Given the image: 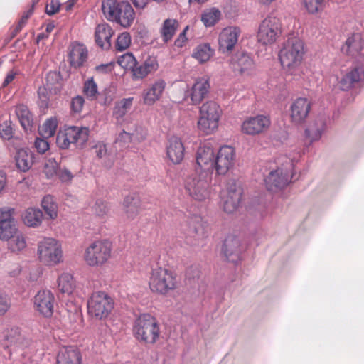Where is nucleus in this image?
I'll use <instances>...</instances> for the list:
<instances>
[{
    "label": "nucleus",
    "mask_w": 364,
    "mask_h": 364,
    "mask_svg": "<svg viewBox=\"0 0 364 364\" xmlns=\"http://www.w3.org/2000/svg\"><path fill=\"white\" fill-rule=\"evenodd\" d=\"M10 307V299L6 294L0 293V316L4 315Z\"/></svg>",
    "instance_id": "nucleus-57"
},
{
    "label": "nucleus",
    "mask_w": 364,
    "mask_h": 364,
    "mask_svg": "<svg viewBox=\"0 0 364 364\" xmlns=\"http://www.w3.org/2000/svg\"><path fill=\"white\" fill-rule=\"evenodd\" d=\"M185 148L180 138L172 136L168 140V144L166 147V154L168 158L174 164H178L184 157Z\"/></svg>",
    "instance_id": "nucleus-29"
},
{
    "label": "nucleus",
    "mask_w": 364,
    "mask_h": 364,
    "mask_svg": "<svg viewBox=\"0 0 364 364\" xmlns=\"http://www.w3.org/2000/svg\"><path fill=\"white\" fill-rule=\"evenodd\" d=\"M58 168V164L55 161L54 159H49L48 162L46 164L43 172L45 173L48 178H51L54 176H57Z\"/></svg>",
    "instance_id": "nucleus-52"
},
{
    "label": "nucleus",
    "mask_w": 364,
    "mask_h": 364,
    "mask_svg": "<svg viewBox=\"0 0 364 364\" xmlns=\"http://www.w3.org/2000/svg\"><path fill=\"white\" fill-rule=\"evenodd\" d=\"M60 3L59 0H50V4H47L46 8V13L48 16H53L58 11L60 8Z\"/></svg>",
    "instance_id": "nucleus-58"
},
{
    "label": "nucleus",
    "mask_w": 364,
    "mask_h": 364,
    "mask_svg": "<svg viewBox=\"0 0 364 364\" xmlns=\"http://www.w3.org/2000/svg\"><path fill=\"white\" fill-rule=\"evenodd\" d=\"M132 134L125 131H122L121 133H119L115 141L117 144H119L122 147H124L127 144L132 141Z\"/></svg>",
    "instance_id": "nucleus-59"
},
{
    "label": "nucleus",
    "mask_w": 364,
    "mask_h": 364,
    "mask_svg": "<svg viewBox=\"0 0 364 364\" xmlns=\"http://www.w3.org/2000/svg\"><path fill=\"white\" fill-rule=\"evenodd\" d=\"M362 50L361 39L358 35L355 34L346 39L345 45L341 48L342 52L351 56L361 55Z\"/></svg>",
    "instance_id": "nucleus-37"
},
{
    "label": "nucleus",
    "mask_w": 364,
    "mask_h": 364,
    "mask_svg": "<svg viewBox=\"0 0 364 364\" xmlns=\"http://www.w3.org/2000/svg\"><path fill=\"white\" fill-rule=\"evenodd\" d=\"M93 210L98 216L102 217L109 211V207L105 201L99 199L96 200Z\"/></svg>",
    "instance_id": "nucleus-55"
},
{
    "label": "nucleus",
    "mask_w": 364,
    "mask_h": 364,
    "mask_svg": "<svg viewBox=\"0 0 364 364\" xmlns=\"http://www.w3.org/2000/svg\"><path fill=\"white\" fill-rule=\"evenodd\" d=\"M362 83H364V65L357 66L343 75L340 81V87L342 90H348Z\"/></svg>",
    "instance_id": "nucleus-27"
},
{
    "label": "nucleus",
    "mask_w": 364,
    "mask_h": 364,
    "mask_svg": "<svg viewBox=\"0 0 364 364\" xmlns=\"http://www.w3.org/2000/svg\"><path fill=\"white\" fill-rule=\"evenodd\" d=\"M235 156V149L230 146H223L215 156L213 169L218 175H225L232 167Z\"/></svg>",
    "instance_id": "nucleus-13"
},
{
    "label": "nucleus",
    "mask_w": 364,
    "mask_h": 364,
    "mask_svg": "<svg viewBox=\"0 0 364 364\" xmlns=\"http://www.w3.org/2000/svg\"><path fill=\"white\" fill-rule=\"evenodd\" d=\"M149 284L151 291L166 295L176 288L177 279L171 270L157 266L152 269Z\"/></svg>",
    "instance_id": "nucleus-5"
},
{
    "label": "nucleus",
    "mask_w": 364,
    "mask_h": 364,
    "mask_svg": "<svg viewBox=\"0 0 364 364\" xmlns=\"http://www.w3.org/2000/svg\"><path fill=\"white\" fill-rule=\"evenodd\" d=\"M303 2L307 11L315 14L323 10L325 0H303Z\"/></svg>",
    "instance_id": "nucleus-48"
},
{
    "label": "nucleus",
    "mask_w": 364,
    "mask_h": 364,
    "mask_svg": "<svg viewBox=\"0 0 364 364\" xmlns=\"http://www.w3.org/2000/svg\"><path fill=\"white\" fill-rule=\"evenodd\" d=\"M178 26V21L176 19L167 18L164 21L160 29V34L164 43H168L173 38Z\"/></svg>",
    "instance_id": "nucleus-38"
},
{
    "label": "nucleus",
    "mask_w": 364,
    "mask_h": 364,
    "mask_svg": "<svg viewBox=\"0 0 364 364\" xmlns=\"http://www.w3.org/2000/svg\"><path fill=\"white\" fill-rule=\"evenodd\" d=\"M124 205L128 218H134L139 213V198L136 194H130L125 197Z\"/></svg>",
    "instance_id": "nucleus-41"
},
{
    "label": "nucleus",
    "mask_w": 364,
    "mask_h": 364,
    "mask_svg": "<svg viewBox=\"0 0 364 364\" xmlns=\"http://www.w3.org/2000/svg\"><path fill=\"white\" fill-rule=\"evenodd\" d=\"M18 119L26 132H31L33 128V116L27 106L19 105L15 109Z\"/></svg>",
    "instance_id": "nucleus-35"
},
{
    "label": "nucleus",
    "mask_w": 364,
    "mask_h": 364,
    "mask_svg": "<svg viewBox=\"0 0 364 364\" xmlns=\"http://www.w3.org/2000/svg\"><path fill=\"white\" fill-rule=\"evenodd\" d=\"M102 11L105 17L124 28H129L135 19V11L127 1L102 0Z\"/></svg>",
    "instance_id": "nucleus-1"
},
{
    "label": "nucleus",
    "mask_w": 364,
    "mask_h": 364,
    "mask_svg": "<svg viewBox=\"0 0 364 364\" xmlns=\"http://www.w3.org/2000/svg\"><path fill=\"white\" fill-rule=\"evenodd\" d=\"M93 149L95 150L96 156L99 159H102L104 156L107 155V148L106 145L102 143H98L95 146H93Z\"/></svg>",
    "instance_id": "nucleus-63"
},
{
    "label": "nucleus",
    "mask_w": 364,
    "mask_h": 364,
    "mask_svg": "<svg viewBox=\"0 0 364 364\" xmlns=\"http://www.w3.org/2000/svg\"><path fill=\"white\" fill-rule=\"evenodd\" d=\"M14 159L17 168L21 172H26L33 164V154L28 149L16 148Z\"/></svg>",
    "instance_id": "nucleus-34"
},
{
    "label": "nucleus",
    "mask_w": 364,
    "mask_h": 364,
    "mask_svg": "<svg viewBox=\"0 0 364 364\" xmlns=\"http://www.w3.org/2000/svg\"><path fill=\"white\" fill-rule=\"evenodd\" d=\"M210 90L208 79L199 78L193 85L190 97L193 105H198L208 95Z\"/></svg>",
    "instance_id": "nucleus-30"
},
{
    "label": "nucleus",
    "mask_w": 364,
    "mask_h": 364,
    "mask_svg": "<svg viewBox=\"0 0 364 364\" xmlns=\"http://www.w3.org/2000/svg\"><path fill=\"white\" fill-rule=\"evenodd\" d=\"M38 105L41 109L45 110L48 108L50 98L49 92L45 87H40L38 90Z\"/></svg>",
    "instance_id": "nucleus-49"
},
{
    "label": "nucleus",
    "mask_w": 364,
    "mask_h": 364,
    "mask_svg": "<svg viewBox=\"0 0 364 364\" xmlns=\"http://www.w3.org/2000/svg\"><path fill=\"white\" fill-rule=\"evenodd\" d=\"M113 308V300L103 291L92 293L87 301L88 313L99 319L106 318Z\"/></svg>",
    "instance_id": "nucleus-9"
},
{
    "label": "nucleus",
    "mask_w": 364,
    "mask_h": 364,
    "mask_svg": "<svg viewBox=\"0 0 364 364\" xmlns=\"http://www.w3.org/2000/svg\"><path fill=\"white\" fill-rule=\"evenodd\" d=\"M221 109L214 101H208L200 107L198 129L206 134H211L218 127Z\"/></svg>",
    "instance_id": "nucleus-7"
},
{
    "label": "nucleus",
    "mask_w": 364,
    "mask_h": 364,
    "mask_svg": "<svg viewBox=\"0 0 364 364\" xmlns=\"http://www.w3.org/2000/svg\"><path fill=\"white\" fill-rule=\"evenodd\" d=\"M13 208H3L0 213V240L8 239L18 232L13 218Z\"/></svg>",
    "instance_id": "nucleus-19"
},
{
    "label": "nucleus",
    "mask_w": 364,
    "mask_h": 364,
    "mask_svg": "<svg viewBox=\"0 0 364 364\" xmlns=\"http://www.w3.org/2000/svg\"><path fill=\"white\" fill-rule=\"evenodd\" d=\"M206 237L207 232L201 218L198 216L191 218L188 224L186 242L191 245H196L200 240Z\"/></svg>",
    "instance_id": "nucleus-23"
},
{
    "label": "nucleus",
    "mask_w": 364,
    "mask_h": 364,
    "mask_svg": "<svg viewBox=\"0 0 364 364\" xmlns=\"http://www.w3.org/2000/svg\"><path fill=\"white\" fill-rule=\"evenodd\" d=\"M220 11L215 7H213L203 12L201 21L205 27H211L220 20Z\"/></svg>",
    "instance_id": "nucleus-44"
},
{
    "label": "nucleus",
    "mask_w": 364,
    "mask_h": 364,
    "mask_svg": "<svg viewBox=\"0 0 364 364\" xmlns=\"http://www.w3.org/2000/svg\"><path fill=\"white\" fill-rule=\"evenodd\" d=\"M83 93L89 100H94L98 94L97 85L93 77L86 80L83 85Z\"/></svg>",
    "instance_id": "nucleus-47"
},
{
    "label": "nucleus",
    "mask_w": 364,
    "mask_h": 364,
    "mask_svg": "<svg viewBox=\"0 0 364 364\" xmlns=\"http://www.w3.org/2000/svg\"><path fill=\"white\" fill-rule=\"evenodd\" d=\"M55 302L54 294L48 289L38 291L33 299L36 310L46 318H50L53 314Z\"/></svg>",
    "instance_id": "nucleus-15"
},
{
    "label": "nucleus",
    "mask_w": 364,
    "mask_h": 364,
    "mask_svg": "<svg viewBox=\"0 0 364 364\" xmlns=\"http://www.w3.org/2000/svg\"><path fill=\"white\" fill-rule=\"evenodd\" d=\"M89 134L87 127L70 126L58 132L56 144L60 149H68L72 144L82 149L88 141Z\"/></svg>",
    "instance_id": "nucleus-4"
},
{
    "label": "nucleus",
    "mask_w": 364,
    "mask_h": 364,
    "mask_svg": "<svg viewBox=\"0 0 364 364\" xmlns=\"http://www.w3.org/2000/svg\"><path fill=\"white\" fill-rule=\"evenodd\" d=\"M269 116L257 114L247 117L242 124V132L249 135H256L265 132L270 126Z\"/></svg>",
    "instance_id": "nucleus-18"
},
{
    "label": "nucleus",
    "mask_w": 364,
    "mask_h": 364,
    "mask_svg": "<svg viewBox=\"0 0 364 364\" xmlns=\"http://www.w3.org/2000/svg\"><path fill=\"white\" fill-rule=\"evenodd\" d=\"M37 151L40 154H44L49 149V143L46 138L37 137L34 143Z\"/></svg>",
    "instance_id": "nucleus-56"
},
{
    "label": "nucleus",
    "mask_w": 364,
    "mask_h": 364,
    "mask_svg": "<svg viewBox=\"0 0 364 364\" xmlns=\"http://www.w3.org/2000/svg\"><path fill=\"white\" fill-rule=\"evenodd\" d=\"M292 176L287 168H278L272 171L264 179L268 191L276 192L285 188L291 181Z\"/></svg>",
    "instance_id": "nucleus-17"
},
{
    "label": "nucleus",
    "mask_w": 364,
    "mask_h": 364,
    "mask_svg": "<svg viewBox=\"0 0 364 364\" xmlns=\"http://www.w3.org/2000/svg\"><path fill=\"white\" fill-rule=\"evenodd\" d=\"M43 219V213L38 208H28L23 216L24 224L28 227H37L41 225Z\"/></svg>",
    "instance_id": "nucleus-39"
},
{
    "label": "nucleus",
    "mask_w": 364,
    "mask_h": 364,
    "mask_svg": "<svg viewBox=\"0 0 364 364\" xmlns=\"http://www.w3.org/2000/svg\"><path fill=\"white\" fill-rule=\"evenodd\" d=\"M57 176L59 179L65 183L70 181L73 178V174L67 168L61 169L60 167L58 171Z\"/></svg>",
    "instance_id": "nucleus-60"
},
{
    "label": "nucleus",
    "mask_w": 364,
    "mask_h": 364,
    "mask_svg": "<svg viewBox=\"0 0 364 364\" xmlns=\"http://www.w3.org/2000/svg\"><path fill=\"white\" fill-rule=\"evenodd\" d=\"M38 254L40 260L46 265H53L60 262L61 245L53 238H44L38 243Z\"/></svg>",
    "instance_id": "nucleus-11"
},
{
    "label": "nucleus",
    "mask_w": 364,
    "mask_h": 364,
    "mask_svg": "<svg viewBox=\"0 0 364 364\" xmlns=\"http://www.w3.org/2000/svg\"><path fill=\"white\" fill-rule=\"evenodd\" d=\"M158 68L159 63L156 57L149 55L146 59L137 61L132 72L134 79L141 80L149 74L154 73Z\"/></svg>",
    "instance_id": "nucleus-24"
},
{
    "label": "nucleus",
    "mask_w": 364,
    "mask_h": 364,
    "mask_svg": "<svg viewBox=\"0 0 364 364\" xmlns=\"http://www.w3.org/2000/svg\"><path fill=\"white\" fill-rule=\"evenodd\" d=\"M24 337L21 333L18 327H11L6 329L3 332V338L1 340V347L7 350V353L11 357L12 352L18 349H21L25 346Z\"/></svg>",
    "instance_id": "nucleus-14"
},
{
    "label": "nucleus",
    "mask_w": 364,
    "mask_h": 364,
    "mask_svg": "<svg viewBox=\"0 0 364 364\" xmlns=\"http://www.w3.org/2000/svg\"><path fill=\"white\" fill-rule=\"evenodd\" d=\"M112 250V246L109 241H95L85 250V261L90 267L102 266L111 257Z\"/></svg>",
    "instance_id": "nucleus-8"
},
{
    "label": "nucleus",
    "mask_w": 364,
    "mask_h": 364,
    "mask_svg": "<svg viewBox=\"0 0 364 364\" xmlns=\"http://www.w3.org/2000/svg\"><path fill=\"white\" fill-rule=\"evenodd\" d=\"M57 127V119L55 117H50L47 119L41 127H39L38 132L42 137L48 139L54 136Z\"/></svg>",
    "instance_id": "nucleus-45"
},
{
    "label": "nucleus",
    "mask_w": 364,
    "mask_h": 364,
    "mask_svg": "<svg viewBox=\"0 0 364 364\" xmlns=\"http://www.w3.org/2000/svg\"><path fill=\"white\" fill-rule=\"evenodd\" d=\"M211 181L212 175L209 171L199 172L196 168V174L188 178L185 188L192 198L202 201L209 196V187Z\"/></svg>",
    "instance_id": "nucleus-6"
},
{
    "label": "nucleus",
    "mask_w": 364,
    "mask_h": 364,
    "mask_svg": "<svg viewBox=\"0 0 364 364\" xmlns=\"http://www.w3.org/2000/svg\"><path fill=\"white\" fill-rule=\"evenodd\" d=\"M326 127V119L324 115H318L305 129V136L310 139V142L321 139Z\"/></svg>",
    "instance_id": "nucleus-31"
},
{
    "label": "nucleus",
    "mask_w": 364,
    "mask_h": 364,
    "mask_svg": "<svg viewBox=\"0 0 364 364\" xmlns=\"http://www.w3.org/2000/svg\"><path fill=\"white\" fill-rule=\"evenodd\" d=\"M131 43V36L128 32H123L117 38L116 48L119 51L126 50Z\"/></svg>",
    "instance_id": "nucleus-50"
},
{
    "label": "nucleus",
    "mask_w": 364,
    "mask_h": 364,
    "mask_svg": "<svg viewBox=\"0 0 364 364\" xmlns=\"http://www.w3.org/2000/svg\"><path fill=\"white\" fill-rule=\"evenodd\" d=\"M282 34V24L279 18L269 16L260 23L257 32L258 41L263 45L274 43Z\"/></svg>",
    "instance_id": "nucleus-10"
},
{
    "label": "nucleus",
    "mask_w": 364,
    "mask_h": 364,
    "mask_svg": "<svg viewBox=\"0 0 364 364\" xmlns=\"http://www.w3.org/2000/svg\"><path fill=\"white\" fill-rule=\"evenodd\" d=\"M85 104V99L81 95L74 97L70 102V107L73 112L80 113Z\"/></svg>",
    "instance_id": "nucleus-54"
},
{
    "label": "nucleus",
    "mask_w": 364,
    "mask_h": 364,
    "mask_svg": "<svg viewBox=\"0 0 364 364\" xmlns=\"http://www.w3.org/2000/svg\"><path fill=\"white\" fill-rule=\"evenodd\" d=\"M58 284L59 291L68 295L73 293L75 287L73 277L69 273H63L58 277Z\"/></svg>",
    "instance_id": "nucleus-42"
},
{
    "label": "nucleus",
    "mask_w": 364,
    "mask_h": 364,
    "mask_svg": "<svg viewBox=\"0 0 364 364\" xmlns=\"http://www.w3.org/2000/svg\"><path fill=\"white\" fill-rule=\"evenodd\" d=\"M133 333L139 341L154 344L159 338L160 328L154 316L143 314L135 320Z\"/></svg>",
    "instance_id": "nucleus-3"
},
{
    "label": "nucleus",
    "mask_w": 364,
    "mask_h": 364,
    "mask_svg": "<svg viewBox=\"0 0 364 364\" xmlns=\"http://www.w3.org/2000/svg\"><path fill=\"white\" fill-rule=\"evenodd\" d=\"M166 87V82L162 79H159L143 93V102L146 105H152L159 100Z\"/></svg>",
    "instance_id": "nucleus-33"
},
{
    "label": "nucleus",
    "mask_w": 364,
    "mask_h": 364,
    "mask_svg": "<svg viewBox=\"0 0 364 364\" xmlns=\"http://www.w3.org/2000/svg\"><path fill=\"white\" fill-rule=\"evenodd\" d=\"M188 30V26H186L183 31L178 35V38L174 41V46L178 48H182L188 38L186 37V32Z\"/></svg>",
    "instance_id": "nucleus-61"
},
{
    "label": "nucleus",
    "mask_w": 364,
    "mask_h": 364,
    "mask_svg": "<svg viewBox=\"0 0 364 364\" xmlns=\"http://www.w3.org/2000/svg\"><path fill=\"white\" fill-rule=\"evenodd\" d=\"M311 107V102L307 98L299 97L296 99L290 107V116L292 122L296 124H303L309 116Z\"/></svg>",
    "instance_id": "nucleus-20"
},
{
    "label": "nucleus",
    "mask_w": 364,
    "mask_h": 364,
    "mask_svg": "<svg viewBox=\"0 0 364 364\" xmlns=\"http://www.w3.org/2000/svg\"><path fill=\"white\" fill-rule=\"evenodd\" d=\"M114 64L112 63L100 64L95 67V70L97 73L106 74L112 71Z\"/></svg>",
    "instance_id": "nucleus-64"
},
{
    "label": "nucleus",
    "mask_w": 364,
    "mask_h": 364,
    "mask_svg": "<svg viewBox=\"0 0 364 364\" xmlns=\"http://www.w3.org/2000/svg\"><path fill=\"white\" fill-rule=\"evenodd\" d=\"M13 134L11 121H5L0 124V136L3 139H11L13 137Z\"/></svg>",
    "instance_id": "nucleus-53"
},
{
    "label": "nucleus",
    "mask_w": 364,
    "mask_h": 364,
    "mask_svg": "<svg viewBox=\"0 0 364 364\" xmlns=\"http://www.w3.org/2000/svg\"><path fill=\"white\" fill-rule=\"evenodd\" d=\"M137 60L131 53L124 54L118 60L119 64L124 68H129L132 71L133 68L136 65Z\"/></svg>",
    "instance_id": "nucleus-51"
},
{
    "label": "nucleus",
    "mask_w": 364,
    "mask_h": 364,
    "mask_svg": "<svg viewBox=\"0 0 364 364\" xmlns=\"http://www.w3.org/2000/svg\"><path fill=\"white\" fill-rule=\"evenodd\" d=\"M304 55V43L298 37L289 38L279 53V59L283 68L291 75H296Z\"/></svg>",
    "instance_id": "nucleus-2"
},
{
    "label": "nucleus",
    "mask_w": 364,
    "mask_h": 364,
    "mask_svg": "<svg viewBox=\"0 0 364 364\" xmlns=\"http://www.w3.org/2000/svg\"><path fill=\"white\" fill-rule=\"evenodd\" d=\"M114 33L113 29L108 23L98 24L95 31L96 44L103 50H109L112 46L111 38Z\"/></svg>",
    "instance_id": "nucleus-26"
},
{
    "label": "nucleus",
    "mask_w": 364,
    "mask_h": 364,
    "mask_svg": "<svg viewBox=\"0 0 364 364\" xmlns=\"http://www.w3.org/2000/svg\"><path fill=\"white\" fill-rule=\"evenodd\" d=\"M222 250L230 262L236 264L241 259V242L235 235H229L225 237Z\"/></svg>",
    "instance_id": "nucleus-21"
},
{
    "label": "nucleus",
    "mask_w": 364,
    "mask_h": 364,
    "mask_svg": "<svg viewBox=\"0 0 364 364\" xmlns=\"http://www.w3.org/2000/svg\"><path fill=\"white\" fill-rule=\"evenodd\" d=\"M240 29L237 26L224 28L219 36V50L223 53L231 52L237 43Z\"/></svg>",
    "instance_id": "nucleus-22"
},
{
    "label": "nucleus",
    "mask_w": 364,
    "mask_h": 364,
    "mask_svg": "<svg viewBox=\"0 0 364 364\" xmlns=\"http://www.w3.org/2000/svg\"><path fill=\"white\" fill-rule=\"evenodd\" d=\"M215 154L210 143L200 145L196 152V160L199 172L209 171L211 175L213 171V166Z\"/></svg>",
    "instance_id": "nucleus-16"
},
{
    "label": "nucleus",
    "mask_w": 364,
    "mask_h": 364,
    "mask_svg": "<svg viewBox=\"0 0 364 364\" xmlns=\"http://www.w3.org/2000/svg\"><path fill=\"white\" fill-rule=\"evenodd\" d=\"M4 240L7 241L8 250L14 254L20 253L27 246L26 237L20 231Z\"/></svg>",
    "instance_id": "nucleus-36"
},
{
    "label": "nucleus",
    "mask_w": 364,
    "mask_h": 364,
    "mask_svg": "<svg viewBox=\"0 0 364 364\" xmlns=\"http://www.w3.org/2000/svg\"><path fill=\"white\" fill-rule=\"evenodd\" d=\"M242 191L237 185L236 180L230 179L227 181L225 190L221 193V203L225 212L232 213L240 205L242 200Z\"/></svg>",
    "instance_id": "nucleus-12"
},
{
    "label": "nucleus",
    "mask_w": 364,
    "mask_h": 364,
    "mask_svg": "<svg viewBox=\"0 0 364 364\" xmlns=\"http://www.w3.org/2000/svg\"><path fill=\"white\" fill-rule=\"evenodd\" d=\"M133 100V97L123 98L115 103L112 114L117 121L122 119L131 109Z\"/></svg>",
    "instance_id": "nucleus-40"
},
{
    "label": "nucleus",
    "mask_w": 364,
    "mask_h": 364,
    "mask_svg": "<svg viewBox=\"0 0 364 364\" xmlns=\"http://www.w3.org/2000/svg\"><path fill=\"white\" fill-rule=\"evenodd\" d=\"M88 57V50L87 48L81 43H75L72 46L70 51L68 60L74 68H81Z\"/></svg>",
    "instance_id": "nucleus-32"
},
{
    "label": "nucleus",
    "mask_w": 364,
    "mask_h": 364,
    "mask_svg": "<svg viewBox=\"0 0 364 364\" xmlns=\"http://www.w3.org/2000/svg\"><path fill=\"white\" fill-rule=\"evenodd\" d=\"M255 63L250 55L245 52L236 53L230 60V67L240 74L249 72L254 68Z\"/></svg>",
    "instance_id": "nucleus-28"
},
{
    "label": "nucleus",
    "mask_w": 364,
    "mask_h": 364,
    "mask_svg": "<svg viewBox=\"0 0 364 364\" xmlns=\"http://www.w3.org/2000/svg\"><path fill=\"white\" fill-rule=\"evenodd\" d=\"M102 97L101 103L105 106L109 105L113 100V96L110 90H105L100 94Z\"/></svg>",
    "instance_id": "nucleus-62"
},
{
    "label": "nucleus",
    "mask_w": 364,
    "mask_h": 364,
    "mask_svg": "<svg viewBox=\"0 0 364 364\" xmlns=\"http://www.w3.org/2000/svg\"><path fill=\"white\" fill-rule=\"evenodd\" d=\"M41 206L49 218L55 219L57 218L58 205L52 196L47 195L44 196L41 201Z\"/></svg>",
    "instance_id": "nucleus-46"
},
{
    "label": "nucleus",
    "mask_w": 364,
    "mask_h": 364,
    "mask_svg": "<svg viewBox=\"0 0 364 364\" xmlns=\"http://www.w3.org/2000/svg\"><path fill=\"white\" fill-rule=\"evenodd\" d=\"M213 53L214 50L211 49L210 44L204 43L198 45L194 49L192 56L203 63L208 61Z\"/></svg>",
    "instance_id": "nucleus-43"
},
{
    "label": "nucleus",
    "mask_w": 364,
    "mask_h": 364,
    "mask_svg": "<svg viewBox=\"0 0 364 364\" xmlns=\"http://www.w3.org/2000/svg\"><path fill=\"white\" fill-rule=\"evenodd\" d=\"M80 349L75 346H63L57 355V364H82Z\"/></svg>",
    "instance_id": "nucleus-25"
}]
</instances>
